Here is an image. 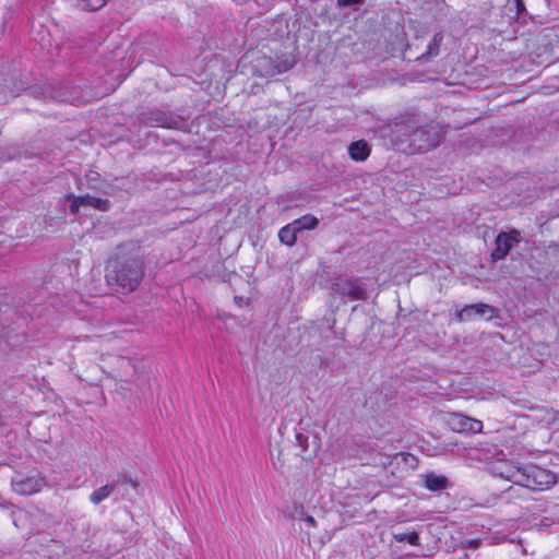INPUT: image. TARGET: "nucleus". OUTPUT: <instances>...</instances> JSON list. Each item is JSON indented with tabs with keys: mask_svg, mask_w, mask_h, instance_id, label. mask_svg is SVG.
I'll return each instance as SVG.
<instances>
[{
	"mask_svg": "<svg viewBox=\"0 0 559 559\" xmlns=\"http://www.w3.org/2000/svg\"><path fill=\"white\" fill-rule=\"evenodd\" d=\"M333 292L342 296H348L352 300H366V289L356 282L341 281L334 284Z\"/></svg>",
	"mask_w": 559,
	"mask_h": 559,
	"instance_id": "8",
	"label": "nucleus"
},
{
	"mask_svg": "<svg viewBox=\"0 0 559 559\" xmlns=\"http://www.w3.org/2000/svg\"><path fill=\"white\" fill-rule=\"evenodd\" d=\"M496 314V309L487 304L479 302L467 305L456 313V319L460 322L472 321L476 318L492 319Z\"/></svg>",
	"mask_w": 559,
	"mask_h": 559,
	"instance_id": "6",
	"label": "nucleus"
},
{
	"mask_svg": "<svg viewBox=\"0 0 559 559\" xmlns=\"http://www.w3.org/2000/svg\"><path fill=\"white\" fill-rule=\"evenodd\" d=\"M78 7L85 10H98L103 8L108 0H75Z\"/></svg>",
	"mask_w": 559,
	"mask_h": 559,
	"instance_id": "16",
	"label": "nucleus"
},
{
	"mask_svg": "<svg viewBox=\"0 0 559 559\" xmlns=\"http://www.w3.org/2000/svg\"><path fill=\"white\" fill-rule=\"evenodd\" d=\"M142 276L141 264L133 259L114 257L106 264L105 277L107 283L119 287L124 293L134 290Z\"/></svg>",
	"mask_w": 559,
	"mask_h": 559,
	"instance_id": "1",
	"label": "nucleus"
},
{
	"mask_svg": "<svg viewBox=\"0 0 559 559\" xmlns=\"http://www.w3.org/2000/svg\"><path fill=\"white\" fill-rule=\"evenodd\" d=\"M394 537L399 542L406 540L411 545H414V546L418 545V535L415 532L396 534V535H394Z\"/></svg>",
	"mask_w": 559,
	"mask_h": 559,
	"instance_id": "18",
	"label": "nucleus"
},
{
	"mask_svg": "<svg viewBox=\"0 0 559 559\" xmlns=\"http://www.w3.org/2000/svg\"><path fill=\"white\" fill-rule=\"evenodd\" d=\"M292 223L294 224L297 231L299 233L302 230L316 229L319 224V219L311 214H307V215H304V216L293 221Z\"/></svg>",
	"mask_w": 559,
	"mask_h": 559,
	"instance_id": "13",
	"label": "nucleus"
},
{
	"mask_svg": "<svg viewBox=\"0 0 559 559\" xmlns=\"http://www.w3.org/2000/svg\"><path fill=\"white\" fill-rule=\"evenodd\" d=\"M293 510V516L297 520L300 521V518H302L304 515H306L307 513L305 512V508L301 506V504H294V507L292 508Z\"/></svg>",
	"mask_w": 559,
	"mask_h": 559,
	"instance_id": "19",
	"label": "nucleus"
},
{
	"mask_svg": "<svg viewBox=\"0 0 559 559\" xmlns=\"http://www.w3.org/2000/svg\"><path fill=\"white\" fill-rule=\"evenodd\" d=\"M409 459L413 460V456H411L409 454H404V453L397 454L394 456V460L402 461L404 463H407Z\"/></svg>",
	"mask_w": 559,
	"mask_h": 559,
	"instance_id": "22",
	"label": "nucleus"
},
{
	"mask_svg": "<svg viewBox=\"0 0 559 559\" xmlns=\"http://www.w3.org/2000/svg\"><path fill=\"white\" fill-rule=\"evenodd\" d=\"M447 426L459 433H479L483 430V423L478 419L467 417L459 413H451L445 418Z\"/></svg>",
	"mask_w": 559,
	"mask_h": 559,
	"instance_id": "3",
	"label": "nucleus"
},
{
	"mask_svg": "<svg viewBox=\"0 0 559 559\" xmlns=\"http://www.w3.org/2000/svg\"><path fill=\"white\" fill-rule=\"evenodd\" d=\"M370 153L371 148L365 140L352 142L348 146V155L355 162L366 160Z\"/></svg>",
	"mask_w": 559,
	"mask_h": 559,
	"instance_id": "10",
	"label": "nucleus"
},
{
	"mask_svg": "<svg viewBox=\"0 0 559 559\" xmlns=\"http://www.w3.org/2000/svg\"><path fill=\"white\" fill-rule=\"evenodd\" d=\"M425 487L431 491L447 488L448 479L442 475L427 474L424 476Z\"/></svg>",
	"mask_w": 559,
	"mask_h": 559,
	"instance_id": "11",
	"label": "nucleus"
},
{
	"mask_svg": "<svg viewBox=\"0 0 559 559\" xmlns=\"http://www.w3.org/2000/svg\"><path fill=\"white\" fill-rule=\"evenodd\" d=\"M511 477L515 479V484L534 490H546L557 483V477L552 472L539 466L526 469L525 475L515 472V475H511Z\"/></svg>",
	"mask_w": 559,
	"mask_h": 559,
	"instance_id": "2",
	"label": "nucleus"
},
{
	"mask_svg": "<svg viewBox=\"0 0 559 559\" xmlns=\"http://www.w3.org/2000/svg\"><path fill=\"white\" fill-rule=\"evenodd\" d=\"M11 485L13 491L19 495H34L44 489L46 481L43 476L35 475L26 478H13Z\"/></svg>",
	"mask_w": 559,
	"mask_h": 559,
	"instance_id": "7",
	"label": "nucleus"
},
{
	"mask_svg": "<svg viewBox=\"0 0 559 559\" xmlns=\"http://www.w3.org/2000/svg\"><path fill=\"white\" fill-rule=\"evenodd\" d=\"M70 211L72 214H75L80 211V209L94 207L99 211H107L109 209V203L107 200L85 195L80 198H70Z\"/></svg>",
	"mask_w": 559,
	"mask_h": 559,
	"instance_id": "9",
	"label": "nucleus"
},
{
	"mask_svg": "<svg viewBox=\"0 0 559 559\" xmlns=\"http://www.w3.org/2000/svg\"><path fill=\"white\" fill-rule=\"evenodd\" d=\"M0 507L3 508L5 507V502L0 498Z\"/></svg>",
	"mask_w": 559,
	"mask_h": 559,
	"instance_id": "24",
	"label": "nucleus"
},
{
	"mask_svg": "<svg viewBox=\"0 0 559 559\" xmlns=\"http://www.w3.org/2000/svg\"><path fill=\"white\" fill-rule=\"evenodd\" d=\"M521 241V234L516 229H512L508 233H500L495 241V249L491 252V258L496 261L504 259L513 243Z\"/></svg>",
	"mask_w": 559,
	"mask_h": 559,
	"instance_id": "5",
	"label": "nucleus"
},
{
	"mask_svg": "<svg viewBox=\"0 0 559 559\" xmlns=\"http://www.w3.org/2000/svg\"><path fill=\"white\" fill-rule=\"evenodd\" d=\"M297 229L293 223L282 227L278 231L280 241L288 247H293L297 241Z\"/></svg>",
	"mask_w": 559,
	"mask_h": 559,
	"instance_id": "12",
	"label": "nucleus"
},
{
	"mask_svg": "<svg viewBox=\"0 0 559 559\" xmlns=\"http://www.w3.org/2000/svg\"><path fill=\"white\" fill-rule=\"evenodd\" d=\"M515 472H518L520 475H525L526 469L522 468L520 466L513 465V464H507L504 466V469L500 472V475L504 477L506 479L512 481L515 484V479L511 477V475H515Z\"/></svg>",
	"mask_w": 559,
	"mask_h": 559,
	"instance_id": "15",
	"label": "nucleus"
},
{
	"mask_svg": "<svg viewBox=\"0 0 559 559\" xmlns=\"http://www.w3.org/2000/svg\"><path fill=\"white\" fill-rule=\"evenodd\" d=\"M296 63V59L293 55L285 57L278 62H274L271 58L262 57L257 60L255 70L261 76H273L278 73L288 71Z\"/></svg>",
	"mask_w": 559,
	"mask_h": 559,
	"instance_id": "4",
	"label": "nucleus"
},
{
	"mask_svg": "<svg viewBox=\"0 0 559 559\" xmlns=\"http://www.w3.org/2000/svg\"><path fill=\"white\" fill-rule=\"evenodd\" d=\"M359 2V0H337L338 5H348Z\"/></svg>",
	"mask_w": 559,
	"mask_h": 559,
	"instance_id": "23",
	"label": "nucleus"
},
{
	"mask_svg": "<svg viewBox=\"0 0 559 559\" xmlns=\"http://www.w3.org/2000/svg\"><path fill=\"white\" fill-rule=\"evenodd\" d=\"M296 440L301 447V450L305 451L307 449V438L302 433H296Z\"/></svg>",
	"mask_w": 559,
	"mask_h": 559,
	"instance_id": "21",
	"label": "nucleus"
},
{
	"mask_svg": "<svg viewBox=\"0 0 559 559\" xmlns=\"http://www.w3.org/2000/svg\"><path fill=\"white\" fill-rule=\"evenodd\" d=\"M112 489H114V487L110 485H105V486L97 488L90 496L91 502L94 504L100 503L103 500H105L107 497H109V495L112 492Z\"/></svg>",
	"mask_w": 559,
	"mask_h": 559,
	"instance_id": "14",
	"label": "nucleus"
},
{
	"mask_svg": "<svg viewBox=\"0 0 559 559\" xmlns=\"http://www.w3.org/2000/svg\"><path fill=\"white\" fill-rule=\"evenodd\" d=\"M300 521L305 522L307 528L317 527V522L312 515L306 514L302 518H300Z\"/></svg>",
	"mask_w": 559,
	"mask_h": 559,
	"instance_id": "20",
	"label": "nucleus"
},
{
	"mask_svg": "<svg viewBox=\"0 0 559 559\" xmlns=\"http://www.w3.org/2000/svg\"><path fill=\"white\" fill-rule=\"evenodd\" d=\"M441 43H442V35L439 33L435 34V36L432 37L431 41L428 45L427 55L429 57L437 56L439 52Z\"/></svg>",
	"mask_w": 559,
	"mask_h": 559,
	"instance_id": "17",
	"label": "nucleus"
}]
</instances>
